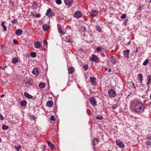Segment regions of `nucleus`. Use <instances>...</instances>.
Wrapping results in <instances>:
<instances>
[{
    "label": "nucleus",
    "mask_w": 151,
    "mask_h": 151,
    "mask_svg": "<svg viewBox=\"0 0 151 151\" xmlns=\"http://www.w3.org/2000/svg\"><path fill=\"white\" fill-rule=\"evenodd\" d=\"M145 108V106L143 104L140 102H137L134 105V111L138 114H141L144 112Z\"/></svg>",
    "instance_id": "1"
},
{
    "label": "nucleus",
    "mask_w": 151,
    "mask_h": 151,
    "mask_svg": "<svg viewBox=\"0 0 151 151\" xmlns=\"http://www.w3.org/2000/svg\"><path fill=\"white\" fill-rule=\"evenodd\" d=\"M108 93L111 97H114L116 95L115 91L113 89H110L108 91Z\"/></svg>",
    "instance_id": "2"
},
{
    "label": "nucleus",
    "mask_w": 151,
    "mask_h": 151,
    "mask_svg": "<svg viewBox=\"0 0 151 151\" xmlns=\"http://www.w3.org/2000/svg\"><path fill=\"white\" fill-rule=\"evenodd\" d=\"M116 145L120 148H123L124 147V144L119 140L117 139L116 141Z\"/></svg>",
    "instance_id": "3"
},
{
    "label": "nucleus",
    "mask_w": 151,
    "mask_h": 151,
    "mask_svg": "<svg viewBox=\"0 0 151 151\" xmlns=\"http://www.w3.org/2000/svg\"><path fill=\"white\" fill-rule=\"evenodd\" d=\"M89 100L90 103L92 105L94 106L96 105L97 101L94 97H91L89 99Z\"/></svg>",
    "instance_id": "4"
},
{
    "label": "nucleus",
    "mask_w": 151,
    "mask_h": 151,
    "mask_svg": "<svg viewBox=\"0 0 151 151\" xmlns=\"http://www.w3.org/2000/svg\"><path fill=\"white\" fill-rule=\"evenodd\" d=\"M82 14H81V12L80 11H77L74 14V16L76 18H79L81 17H82Z\"/></svg>",
    "instance_id": "5"
},
{
    "label": "nucleus",
    "mask_w": 151,
    "mask_h": 151,
    "mask_svg": "<svg viewBox=\"0 0 151 151\" xmlns=\"http://www.w3.org/2000/svg\"><path fill=\"white\" fill-rule=\"evenodd\" d=\"M109 59V60L110 61L114 64L116 63V57L115 56H112L111 57H108Z\"/></svg>",
    "instance_id": "6"
},
{
    "label": "nucleus",
    "mask_w": 151,
    "mask_h": 151,
    "mask_svg": "<svg viewBox=\"0 0 151 151\" xmlns=\"http://www.w3.org/2000/svg\"><path fill=\"white\" fill-rule=\"evenodd\" d=\"M91 60L92 61H94L96 63H98L99 61V59L98 58L96 55H93L91 58Z\"/></svg>",
    "instance_id": "7"
},
{
    "label": "nucleus",
    "mask_w": 151,
    "mask_h": 151,
    "mask_svg": "<svg viewBox=\"0 0 151 151\" xmlns=\"http://www.w3.org/2000/svg\"><path fill=\"white\" fill-rule=\"evenodd\" d=\"M42 44L39 42H37L34 44V46L37 49H40L42 46Z\"/></svg>",
    "instance_id": "8"
},
{
    "label": "nucleus",
    "mask_w": 151,
    "mask_h": 151,
    "mask_svg": "<svg viewBox=\"0 0 151 151\" xmlns=\"http://www.w3.org/2000/svg\"><path fill=\"white\" fill-rule=\"evenodd\" d=\"M90 80L91 81V84L93 85H95L97 83L96 82V78L94 77H90Z\"/></svg>",
    "instance_id": "9"
},
{
    "label": "nucleus",
    "mask_w": 151,
    "mask_h": 151,
    "mask_svg": "<svg viewBox=\"0 0 151 151\" xmlns=\"http://www.w3.org/2000/svg\"><path fill=\"white\" fill-rule=\"evenodd\" d=\"M64 2L66 4L69 6L71 5L73 2V0H64Z\"/></svg>",
    "instance_id": "10"
},
{
    "label": "nucleus",
    "mask_w": 151,
    "mask_h": 151,
    "mask_svg": "<svg viewBox=\"0 0 151 151\" xmlns=\"http://www.w3.org/2000/svg\"><path fill=\"white\" fill-rule=\"evenodd\" d=\"M99 143V140L97 138H94L92 141V144L93 146H95Z\"/></svg>",
    "instance_id": "11"
},
{
    "label": "nucleus",
    "mask_w": 151,
    "mask_h": 151,
    "mask_svg": "<svg viewBox=\"0 0 151 151\" xmlns=\"http://www.w3.org/2000/svg\"><path fill=\"white\" fill-rule=\"evenodd\" d=\"M51 10L50 9H49L48 10H47L46 11V12L45 14V15L48 16L49 15L50 16H52L53 14H54V13H51Z\"/></svg>",
    "instance_id": "12"
},
{
    "label": "nucleus",
    "mask_w": 151,
    "mask_h": 151,
    "mask_svg": "<svg viewBox=\"0 0 151 151\" xmlns=\"http://www.w3.org/2000/svg\"><path fill=\"white\" fill-rule=\"evenodd\" d=\"M129 52V51L128 50H124L123 52V55L126 58H128Z\"/></svg>",
    "instance_id": "13"
},
{
    "label": "nucleus",
    "mask_w": 151,
    "mask_h": 151,
    "mask_svg": "<svg viewBox=\"0 0 151 151\" xmlns=\"http://www.w3.org/2000/svg\"><path fill=\"white\" fill-rule=\"evenodd\" d=\"M32 73L36 76H37L39 74V72L37 68H35L32 70Z\"/></svg>",
    "instance_id": "14"
},
{
    "label": "nucleus",
    "mask_w": 151,
    "mask_h": 151,
    "mask_svg": "<svg viewBox=\"0 0 151 151\" xmlns=\"http://www.w3.org/2000/svg\"><path fill=\"white\" fill-rule=\"evenodd\" d=\"M97 11L95 10H92L91 13V15L92 17H95L97 15Z\"/></svg>",
    "instance_id": "15"
},
{
    "label": "nucleus",
    "mask_w": 151,
    "mask_h": 151,
    "mask_svg": "<svg viewBox=\"0 0 151 151\" xmlns=\"http://www.w3.org/2000/svg\"><path fill=\"white\" fill-rule=\"evenodd\" d=\"M58 30L59 32L62 35H64L65 32V30H62V28L61 27H58Z\"/></svg>",
    "instance_id": "16"
},
{
    "label": "nucleus",
    "mask_w": 151,
    "mask_h": 151,
    "mask_svg": "<svg viewBox=\"0 0 151 151\" xmlns=\"http://www.w3.org/2000/svg\"><path fill=\"white\" fill-rule=\"evenodd\" d=\"M53 102L51 101H49L47 102L46 106L49 107H51L53 105Z\"/></svg>",
    "instance_id": "17"
},
{
    "label": "nucleus",
    "mask_w": 151,
    "mask_h": 151,
    "mask_svg": "<svg viewBox=\"0 0 151 151\" xmlns=\"http://www.w3.org/2000/svg\"><path fill=\"white\" fill-rule=\"evenodd\" d=\"M47 143L49 146L52 149H53L54 148L55 146L54 145L51 143L50 141H48L47 142Z\"/></svg>",
    "instance_id": "18"
},
{
    "label": "nucleus",
    "mask_w": 151,
    "mask_h": 151,
    "mask_svg": "<svg viewBox=\"0 0 151 151\" xmlns=\"http://www.w3.org/2000/svg\"><path fill=\"white\" fill-rule=\"evenodd\" d=\"M139 81L140 83L142 82L143 80V76L142 74L140 73L138 75Z\"/></svg>",
    "instance_id": "19"
},
{
    "label": "nucleus",
    "mask_w": 151,
    "mask_h": 151,
    "mask_svg": "<svg viewBox=\"0 0 151 151\" xmlns=\"http://www.w3.org/2000/svg\"><path fill=\"white\" fill-rule=\"evenodd\" d=\"M24 96L25 97L29 99H32L33 97V96L27 92H25L24 93Z\"/></svg>",
    "instance_id": "20"
},
{
    "label": "nucleus",
    "mask_w": 151,
    "mask_h": 151,
    "mask_svg": "<svg viewBox=\"0 0 151 151\" xmlns=\"http://www.w3.org/2000/svg\"><path fill=\"white\" fill-rule=\"evenodd\" d=\"M22 33V31L20 29H18L16 30V34L18 36L21 35Z\"/></svg>",
    "instance_id": "21"
},
{
    "label": "nucleus",
    "mask_w": 151,
    "mask_h": 151,
    "mask_svg": "<svg viewBox=\"0 0 151 151\" xmlns=\"http://www.w3.org/2000/svg\"><path fill=\"white\" fill-rule=\"evenodd\" d=\"M42 28L45 31L47 30L49 28V26L47 24H45L42 26Z\"/></svg>",
    "instance_id": "22"
},
{
    "label": "nucleus",
    "mask_w": 151,
    "mask_h": 151,
    "mask_svg": "<svg viewBox=\"0 0 151 151\" xmlns=\"http://www.w3.org/2000/svg\"><path fill=\"white\" fill-rule=\"evenodd\" d=\"M27 104V101L25 100H22L20 103V105L22 106H25Z\"/></svg>",
    "instance_id": "23"
},
{
    "label": "nucleus",
    "mask_w": 151,
    "mask_h": 151,
    "mask_svg": "<svg viewBox=\"0 0 151 151\" xmlns=\"http://www.w3.org/2000/svg\"><path fill=\"white\" fill-rule=\"evenodd\" d=\"M68 70L70 74H72L74 70V68L73 67H71L68 68Z\"/></svg>",
    "instance_id": "24"
},
{
    "label": "nucleus",
    "mask_w": 151,
    "mask_h": 151,
    "mask_svg": "<svg viewBox=\"0 0 151 151\" xmlns=\"http://www.w3.org/2000/svg\"><path fill=\"white\" fill-rule=\"evenodd\" d=\"M25 82L26 83H27L28 84H31V81L29 78H26L25 79Z\"/></svg>",
    "instance_id": "25"
},
{
    "label": "nucleus",
    "mask_w": 151,
    "mask_h": 151,
    "mask_svg": "<svg viewBox=\"0 0 151 151\" xmlns=\"http://www.w3.org/2000/svg\"><path fill=\"white\" fill-rule=\"evenodd\" d=\"M14 147L17 151H19L21 148V146L20 145H18L17 146H15Z\"/></svg>",
    "instance_id": "26"
},
{
    "label": "nucleus",
    "mask_w": 151,
    "mask_h": 151,
    "mask_svg": "<svg viewBox=\"0 0 151 151\" xmlns=\"http://www.w3.org/2000/svg\"><path fill=\"white\" fill-rule=\"evenodd\" d=\"M4 22L3 21L1 23V26L3 27V28L4 30V31H6L7 30L6 27L4 25Z\"/></svg>",
    "instance_id": "27"
},
{
    "label": "nucleus",
    "mask_w": 151,
    "mask_h": 151,
    "mask_svg": "<svg viewBox=\"0 0 151 151\" xmlns=\"http://www.w3.org/2000/svg\"><path fill=\"white\" fill-rule=\"evenodd\" d=\"M12 61L13 63L15 64L18 62V59L17 58H15L12 59Z\"/></svg>",
    "instance_id": "28"
},
{
    "label": "nucleus",
    "mask_w": 151,
    "mask_h": 151,
    "mask_svg": "<svg viewBox=\"0 0 151 151\" xmlns=\"http://www.w3.org/2000/svg\"><path fill=\"white\" fill-rule=\"evenodd\" d=\"M8 129V127L6 126L4 124H3L2 129L3 130H6Z\"/></svg>",
    "instance_id": "29"
},
{
    "label": "nucleus",
    "mask_w": 151,
    "mask_h": 151,
    "mask_svg": "<svg viewBox=\"0 0 151 151\" xmlns=\"http://www.w3.org/2000/svg\"><path fill=\"white\" fill-rule=\"evenodd\" d=\"M39 86L40 88H42L45 87V85L44 83H40L39 84Z\"/></svg>",
    "instance_id": "30"
},
{
    "label": "nucleus",
    "mask_w": 151,
    "mask_h": 151,
    "mask_svg": "<svg viewBox=\"0 0 151 151\" xmlns=\"http://www.w3.org/2000/svg\"><path fill=\"white\" fill-rule=\"evenodd\" d=\"M30 55L32 58H35L36 57V53L35 52H32L30 53Z\"/></svg>",
    "instance_id": "31"
},
{
    "label": "nucleus",
    "mask_w": 151,
    "mask_h": 151,
    "mask_svg": "<svg viewBox=\"0 0 151 151\" xmlns=\"http://www.w3.org/2000/svg\"><path fill=\"white\" fill-rule=\"evenodd\" d=\"M149 62V60L148 59H146L143 63V65H146Z\"/></svg>",
    "instance_id": "32"
},
{
    "label": "nucleus",
    "mask_w": 151,
    "mask_h": 151,
    "mask_svg": "<svg viewBox=\"0 0 151 151\" xmlns=\"http://www.w3.org/2000/svg\"><path fill=\"white\" fill-rule=\"evenodd\" d=\"M96 119L99 120H101L103 119V117L102 116H96Z\"/></svg>",
    "instance_id": "33"
},
{
    "label": "nucleus",
    "mask_w": 151,
    "mask_h": 151,
    "mask_svg": "<svg viewBox=\"0 0 151 151\" xmlns=\"http://www.w3.org/2000/svg\"><path fill=\"white\" fill-rule=\"evenodd\" d=\"M11 22L13 24L18 23L17 20V19H14V20H13L11 21Z\"/></svg>",
    "instance_id": "34"
},
{
    "label": "nucleus",
    "mask_w": 151,
    "mask_h": 151,
    "mask_svg": "<svg viewBox=\"0 0 151 151\" xmlns=\"http://www.w3.org/2000/svg\"><path fill=\"white\" fill-rule=\"evenodd\" d=\"M96 29L99 32H101V31L100 27L99 26H97Z\"/></svg>",
    "instance_id": "35"
},
{
    "label": "nucleus",
    "mask_w": 151,
    "mask_h": 151,
    "mask_svg": "<svg viewBox=\"0 0 151 151\" xmlns=\"http://www.w3.org/2000/svg\"><path fill=\"white\" fill-rule=\"evenodd\" d=\"M56 2L57 4H60L62 3V1L61 0H56Z\"/></svg>",
    "instance_id": "36"
},
{
    "label": "nucleus",
    "mask_w": 151,
    "mask_h": 151,
    "mask_svg": "<svg viewBox=\"0 0 151 151\" xmlns=\"http://www.w3.org/2000/svg\"><path fill=\"white\" fill-rule=\"evenodd\" d=\"M83 68L85 70H87L88 69V67L87 65H85L83 66Z\"/></svg>",
    "instance_id": "37"
},
{
    "label": "nucleus",
    "mask_w": 151,
    "mask_h": 151,
    "mask_svg": "<svg viewBox=\"0 0 151 151\" xmlns=\"http://www.w3.org/2000/svg\"><path fill=\"white\" fill-rule=\"evenodd\" d=\"M81 29L83 30L84 31H86V29L85 27L84 26H83L81 27Z\"/></svg>",
    "instance_id": "38"
},
{
    "label": "nucleus",
    "mask_w": 151,
    "mask_h": 151,
    "mask_svg": "<svg viewBox=\"0 0 151 151\" xmlns=\"http://www.w3.org/2000/svg\"><path fill=\"white\" fill-rule=\"evenodd\" d=\"M126 16V15L125 14H122V16L121 17V18L122 19H124L125 18Z\"/></svg>",
    "instance_id": "39"
},
{
    "label": "nucleus",
    "mask_w": 151,
    "mask_h": 151,
    "mask_svg": "<svg viewBox=\"0 0 151 151\" xmlns=\"http://www.w3.org/2000/svg\"><path fill=\"white\" fill-rule=\"evenodd\" d=\"M151 144V142L149 140H147L146 142V145L148 146L150 145V144Z\"/></svg>",
    "instance_id": "40"
},
{
    "label": "nucleus",
    "mask_w": 151,
    "mask_h": 151,
    "mask_svg": "<svg viewBox=\"0 0 151 151\" xmlns=\"http://www.w3.org/2000/svg\"><path fill=\"white\" fill-rule=\"evenodd\" d=\"M117 107V104H114L112 106V108L113 109H114L116 108Z\"/></svg>",
    "instance_id": "41"
},
{
    "label": "nucleus",
    "mask_w": 151,
    "mask_h": 151,
    "mask_svg": "<svg viewBox=\"0 0 151 151\" xmlns=\"http://www.w3.org/2000/svg\"><path fill=\"white\" fill-rule=\"evenodd\" d=\"M43 44L44 45H47V42L46 40H43Z\"/></svg>",
    "instance_id": "42"
},
{
    "label": "nucleus",
    "mask_w": 151,
    "mask_h": 151,
    "mask_svg": "<svg viewBox=\"0 0 151 151\" xmlns=\"http://www.w3.org/2000/svg\"><path fill=\"white\" fill-rule=\"evenodd\" d=\"M147 81H151V76L150 75H148L147 76Z\"/></svg>",
    "instance_id": "43"
},
{
    "label": "nucleus",
    "mask_w": 151,
    "mask_h": 151,
    "mask_svg": "<svg viewBox=\"0 0 151 151\" xmlns=\"http://www.w3.org/2000/svg\"><path fill=\"white\" fill-rule=\"evenodd\" d=\"M41 15L40 14H35V17L37 18H40L41 17Z\"/></svg>",
    "instance_id": "44"
},
{
    "label": "nucleus",
    "mask_w": 151,
    "mask_h": 151,
    "mask_svg": "<svg viewBox=\"0 0 151 151\" xmlns=\"http://www.w3.org/2000/svg\"><path fill=\"white\" fill-rule=\"evenodd\" d=\"M50 120L51 121H55V118L54 116H52L51 117Z\"/></svg>",
    "instance_id": "45"
},
{
    "label": "nucleus",
    "mask_w": 151,
    "mask_h": 151,
    "mask_svg": "<svg viewBox=\"0 0 151 151\" xmlns=\"http://www.w3.org/2000/svg\"><path fill=\"white\" fill-rule=\"evenodd\" d=\"M4 117L1 114H0V119H1V120H3L4 119Z\"/></svg>",
    "instance_id": "46"
},
{
    "label": "nucleus",
    "mask_w": 151,
    "mask_h": 151,
    "mask_svg": "<svg viewBox=\"0 0 151 151\" xmlns=\"http://www.w3.org/2000/svg\"><path fill=\"white\" fill-rule=\"evenodd\" d=\"M96 50L98 51H99L101 50V48L100 47L97 48Z\"/></svg>",
    "instance_id": "47"
},
{
    "label": "nucleus",
    "mask_w": 151,
    "mask_h": 151,
    "mask_svg": "<svg viewBox=\"0 0 151 151\" xmlns=\"http://www.w3.org/2000/svg\"><path fill=\"white\" fill-rule=\"evenodd\" d=\"M13 42L15 44H17L18 43V41L15 40H13Z\"/></svg>",
    "instance_id": "48"
},
{
    "label": "nucleus",
    "mask_w": 151,
    "mask_h": 151,
    "mask_svg": "<svg viewBox=\"0 0 151 151\" xmlns=\"http://www.w3.org/2000/svg\"><path fill=\"white\" fill-rule=\"evenodd\" d=\"M131 83H132V88H135V86L134 84L132 82H131Z\"/></svg>",
    "instance_id": "49"
},
{
    "label": "nucleus",
    "mask_w": 151,
    "mask_h": 151,
    "mask_svg": "<svg viewBox=\"0 0 151 151\" xmlns=\"http://www.w3.org/2000/svg\"><path fill=\"white\" fill-rule=\"evenodd\" d=\"M147 139H149L151 140V135L150 136L147 137L146 138Z\"/></svg>",
    "instance_id": "50"
},
{
    "label": "nucleus",
    "mask_w": 151,
    "mask_h": 151,
    "mask_svg": "<svg viewBox=\"0 0 151 151\" xmlns=\"http://www.w3.org/2000/svg\"><path fill=\"white\" fill-rule=\"evenodd\" d=\"M101 55L103 57H105V55H104V53H101Z\"/></svg>",
    "instance_id": "51"
},
{
    "label": "nucleus",
    "mask_w": 151,
    "mask_h": 151,
    "mask_svg": "<svg viewBox=\"0 0 151 151\" xmlns=\"http://www.w3.org/2000/svg\"><path fill=\"white\" fill-rule=\"evenodd\" d=\"M111 69L109 68L108 69V72L109 73H110L111 72Z\"/></svg>",
    "instance_id": "52"
},
{
    "label": "nucleus",
    "mask_w": 151,
    "mask_h": 151,
    "mask_svg": "<svg viewBox=\"0 0 151 151\" xmlns=\"http://www.w3.org/2000/svg\"><path fill=\"white\" fill-rule=\"evenodd\" d=\"M150 81H148V82H147V85H149V84L150 83Z\"/></svg>",
    "instance_id": "53"
},
{
    "label": "nucleus",
    "mask_w": 151,
    "mask_h": 151,
    "mask_svg": "<svg viewBox=\"0 0 151 151\" xmlns=\"http://www.w3.org/2000/svg\"><path fill=\"white\" fill-rule=\"evenodd\" d=\"M138 50V47H137L136 48V50L135 51V53H137V51Z\"/></svg>",
    "instance_id": "54"
},
{
    "label": "nucleus",
    "mask_w": 151,
    "mask_h": 151,
    "mask_svg": "<svg viewBox=\"0 0 151 151\" xmlns=\"http://www.w3.org/2000/svg\"><path fill=\"white\" fill-rule=\"evenodd\" d=\"M130 42H131V41H129V42L128 43H127V44L129 45V44H130Z\"/></svg>",
    "instance_id": "55"
},
{
    "label": "nucleus",
    "mask_w": 151,
    "mask_h": 151,
    "mask_svg": "<svg viewBox=\"0 0 151 151\" xmlns=\"http://www.w3.org/2000/svg\"><path fill=\"white\" fill-rule=\"evenodd\" d=\"M107 70H108V68H105V71H107Z\"/></svg>",
    "instance_id": "56"
},
{
    "label": "nucleus",
    "mask_w": 151,
    "mask_h": 151,
    "mask_svg": "<svg viewBox=\"0 0 151 151\" xmlns=\"http://www.w3.org/2000/svg\"><path fill=\"white\" fill-rule=\"evenodd\" d=\"M141 6H139V10H140H140H141Z\"/></svg>",
    "instance_id": "57"
},
{
    "label": "nucleus",
    "mask_w": 151,
    "mask_h": 151,
    "mask_svg": "<svg viewBox=\"0 0 151 151\" xmlns=\"http://www.w3.org/2000/svg\"><path fill=\"white\" fill-rule=\"evenodd\" d=\"M35 14H33L32 15V17H35Z\"/></svg>",
    "instance_id": "58"
},
{
    "label": "nucleus",
    "mask_w": 151,
    "mask_h": 151,
    "mask_svg": "<svg viewBox=\"0 0 151 151\" xmlns=\"http://www.w3.org/2000/svg\"><path fill=\"white\" fill-rule=\"evenodd\" d=\"M150 100H151V93L150 94Z\"/></svg>",
    "instance_id": "59"
},
{
    "label": "nucleus",
    "mask_w": 151,
    "mask_h": 151,
    "mask_svg": "<svg viewBox=\"0 0 151 151\" xmlns=\"http://www.w3.org/2000/svg\"><path fill=\"white\" fill-rule=\"evenodd\" d=\"M4 96V95H1V97H3Z\"/></svg>",
    "instance_id": "60"
},
{
    "label": "nucleus",
    "mask_w": 151,
    "mask_h": 151,
    "mask_svg": "<svg viewBox=\"0 0 151 151\" xmlns=\"http://www.w3.org/2000/svg\"><path fill=\"white\" fill-rule=\"evenodd\" d=\"M2 69L3 70H5V69L4 68H2Z\"/></svg>",
    "instance_id": "61"
},
{
    "label": "nucleus",
    "mask_w": 151,
    "mask_h": 151,
    "mask_svg": "<svg viewBox=\"0 0 151 151\" xmlns=\"http://www.w3.org/2000/svg\"><path fill=\"white\" fill-rule=\"evenodd\" d=\"M1 138L0 137V142H1Z\"/></svg>",
    "instance_id": "62"
},
{
    "label": "nucleus",
    "mask_w": 151,
    "mask_h": 151,
    "mask_svg": "<svg viewBox=\"0 0 151 151\" xmlns=\"http://www.w3.org/2000/svg\"><path fill=\"white\" fill-rule=\"evenodd\" d=\"M150 3H151V0H150Z\"/></svg>",
    "instance_id": "63"
},
{
    "label": "nucleus",
    "mask_w": 151,
    "mask_h": 151,
    "mask_svg": "<svg viewBox=\"0 0 151 151\" xmlns=\"http://www.w3.org/2000/svg\"><path fill=\"white\" fill-rule=\"evenodd\" d=\"M107 151H111L110 150H108Z\"/></svg>",
    "instance_id": "64"
}]
</instances>
